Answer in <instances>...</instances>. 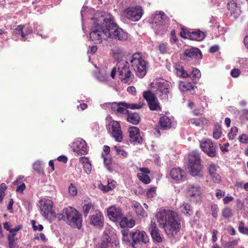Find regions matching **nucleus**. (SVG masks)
Instances as JSON below:
<instances>
[{"instance_id":"603ef678","label":"nucleus","mask_w":248,"mask_h":248,"mask_svg":"<svg viewBox=\"0 0 248 248\" xmlns=\"http://www.w3.org/2000/svg\"><path fill=\"white\" fill-rule=\"evenodd\" d=\"M158 230V229H157V228L156 227V224L155 222L153 220L151 221V224L149 227V230L150 233H151L153 232L156 231Z\"/></svg>"},{"instance_id":"dca6fc26","label":"nucleus","mask_w":248,"mask_h":248,"mask_svg":"<svg viewBox=\"0 0 248 248\" xmlns=\"http://www.w3.org/2000/svg\"><path fill=\"white\" fill-rule=\"evenodd\" d=\"M108 129L111 135L116 141L121 142L122 140V131L120 124L117 121H111L108 124Z\"/></svg>"},{"instance_id":"1a4fd4ad","label":"nucleus","mask_w":248,"mask_h":248,"mask_svg":"<svg viewBox=\"0 0 248 248\" xmlns=\"http://www.w3.org/2000/svg\"><path fill=\"white\" fill-rule=\"evenodd\" d=\"M117 67L121 80L124 83H128L133 77L128 63L125 61H120L117 63Z\"/></svg>"},{"instance_id":"a18cd8bd","label":"nucleus","mask_w":248,"mask_h":248,"mask_svg":"<svg viewBox=\"0 0 248 248\" xmlns=\"http://www.w3.org/2000/svg\"><path fill=\"white\" fill-rule=\"evenodd\" d=\"M222 215L224 218H229L232 216V212L229 207L224 208L222 211Z\"/></svg>"},{"instance_id":"ea45409f","label":"nucleus","mask_w":248,"mask_h":248,"mask_svg":"<svg viewBox=\"0 0 248 248\" xmlns=\"http://www.w3.org/2000/svg\"><path fill=\"white\" fill-rule=\"evenodd\" d=\"M94 209V204L91 202L84 204L82 207L83 212L85 216H86L89 214L90 211L93 210Z\"/></svg>"},{"instance_id":"680f3d73","label":"nucleus","mask_w":248,"mask_h":248,"mask_svg":"<svg viewBox=\"0 0 248 248\" xmlns=\"http://www.w3.org/2000/svg\"><path fill=\"white\" fill-rule=\"evenodd\" d=\"M229 146V143L228 142H227L225 144L224 146L221 145V144H219V147L220 148V150L222 152H227L228 151V147Z\"/></svg>"},{"instance_id":"6ab92c4d","label":"nucleus","mask_w":248,"mask_h":248,"mask_svg":"<svg viewBox=\"0 0 248 248\" xmlns=\"http://www.w3.org/2000/svg\"><path fill=\"white\" fill-rule=\"evenodd\" d=\"M104 218L102 213L98 210L89 217L90 223L93 226L102 228L104 226Z\"/></svg>"},{"instance_id":"f3484780","label":"nucleus","mask_w":248,"mask_h":248,"mask_svg":"<svg viewBox=\"0 0 248 248\" xmlns=\"http://www.w3.org/2000/svg\"><path fill=\"white\" fill-rule=\"evenodd\" d=\"M200 146L202 151L210 157H215L217 155L216 146L214 144L211 140L207 139L202 141Z\"/></svg>"},{"instance_id":"09e8293b","label":"nucleus","mask_w":248,"mask_h":248,"mask_svg":"<svg viewBox=\"0 0 248 248\" xmlns=\"http://www.w3.org/2000/svg\"><path fill=\"white\" fill-rule=\"evenodd\" d=\"M194 85L195 84L193 83H187L186 84H183L182 90L183 91L192 90L194 87Z\"/></svg>"},{"instance_id":"a878e982","label":"nucleus","mask_w":248,"mask_h":248,"mask_svg":"<svg viewBox=\"0 0 248 248\" xmlns=\"http://www.w3.org/2000/svg\"><path fill=\"white\" fill-rule=\"evenodd\" d=\"M140 172L137 174L139 180L145 184H148L151 182V179L148 176L150 171L146 168H140L139 169Z\"/></svg>"},{"instance_id":"a19ab883","label":"nucleus","mask_w":248,"mask_h":248,"mask_svg":"<svg viewBox=\"0 0 248 248\" xmlns=\"http://www.w3.org/2000/svg\"><path fill=\"white\" fill-rule=\"evenodd\" d=\"M114 149L116 151V154L121 158H125L127 155V153L124 150L116 146L114 147Z\"/></svg>"},{"instance_id":"7c9ffc66","label":"nucleus","mask_w":248,"mask_h":248,"mask_svg":"<svg viewBox=\"0 0 248 248\" xmlns=\"http://www.w3.org/2000/svg\"><path fill=\"white\" fill-rule=\"evenodd\" d=\"M79 161L82 165L85 172L90 174L92 170V165L89 159L87 157L82 156L79 158Z\"/></svg>"},{"instance_id":"774afa93","label":"nucleus","mask_w":248,"mask_h":248,"mask_svg":"<svg viewBox=\"0 0 248 248\" xmlns=\"http://www.w3.org/2000/svg\"><path fill=\"white\" fill-rule=\"evenodd\" d=\"M228 231L229 233L232 235H233L235 234V230L234 228L232 226L228 227Z\"/></svg>"},{"instance_id":"b1692460","label":"nucleus","mask_w":248,"mask_h":248,"mask_svg":"<svg viewBox=\"0 0 248 248\" xmlns=\"http://www.w3.org/2000/svg\"><path fill=\"white\" fill-rule=\"evenodd\" d=\"M130 141L134 144L141 143L142 138L140 134V129L137 127L132 126L129 128Z\"/></svg>"},{"instance_id":"f704fd0d","label":"nucleus","mask_w":248,"mask_h":248,"mask_svg":"<svg viewBox=\"0 0 248 248\" xmlns=\"http://www.w3.org/2000/svg\"><path fill=\"white\" fill-rule=\"evenodd\" d=\"M116 184V181L110 180L108 181L107 186L101 185L99 187L101 190L104 192H108L113 189L115 187Z\"/></svg>"},{"instance_id":"13d9d810","label":"nucleus","mask_w":248,"mask_h":248,"mask_svg":"<svg viewBox=\"0 0 248 248\" xmlns=\"http://www.w3.org/2000/svg\"><path fill=\"white\" fill-rule=\"evenodd\" d=\"M189 123L192 124H195L198 126L200 125V121L199 119L193 118L191 119L189 121Z\"/></svg>"},{"instance_id":"2eb2a0df","label":"nucleus","mask_w":248,"mask_h":248,"mask_svg":"<svg viewBox=\"0 0 248 248\" xmlns=\"http://www.w3.org/2000/svg\"><path fill=\"white\" fill-rule=\"evenodd\" d=\"M175 69L177 76L182 78H186L190 77L193 80H196L199 79L201 76L200 71L197 68H193L190 74L186 72L184 70L183 67L180 65L176 64Z\"/></svg>"},{"instance_id":"c756f323","label":"nucleus","mask_w":248,"mask_h":248,"mask_svg":"<svg viewBox=\"0 0 248 248\" xmlns=\"http://www.w3.org/2000/svg\"><path fill=\"white\" fill-rule=\"evenodd\" d=\"M188 193L191 197H200L202 194L200 186L194 185H189Z\"/></svg>"},{"instance_id":"f257e3e1","label":"nucleus","mask_w":248,"mask_h":248,"mask_svg":"<svg viewBox=\"0 0 248 248\" xmlns=\"http://www.w3.org/2000/svg\"><path fill=\"white\" fill-rule=\"evenodd\" d=\"M156 217L157 222L162 225L165 231L170 237H173L180 229V222L177 214L168 210L158 212Z\"/></svg>"},{"instance_id":"aec40b11","label":"nucleus","mask_w":248,"mask_h":248,"mask_svg":"<svg viewBox=\"0 0 248 248\" xmlns=\"http://www.w3.org/2000/svg\"><path fill=\"white\" fill-rule=\"evenodd\" d=\"M73 150L78 155H84L87 153L88 149L86 141L82 139H78L73 143Z\"/></svg>"},{"instance_id":"4be33fe9","label":"nucleus","mask_w":248,"mask_h":248,"mask_svg":"<svg viewBox=\"0 0 248 248\" xmlns=\"http://www.w3.org/2000/svg\"><path fill=\"white\" fill-rule=\"evenodd\" d=\"M32 31V29L30 27L20 25L17 26V27L14 29L13 34L17 35V36L20 35L21 40L25 41L27 39L28 35L31 33Z\"/></svg>"},{"instance_id":"39448f33","label":"nucleus","mask_w":248,"mask_h":248,"mask_svg":"<svg viewBox=\"0 0 248 248\" xmlns=\"http://www.w3.org/2000/svg\"><path fill=\"white\" fill-rule=\"evenodd\" d=\"M160 99L167 101L170 96L171 86L170 83L163 79H155L150 85Z\"/></svg>"},{"instance_id":"7ed1b4c3","label":"nucleus","mask_w":248,"mask_h":248,"mask_svg":"<svg viewBox=\"0 0 248 248\" xmlns=\"http://www.w3.org/2000/svg\"><path fill=\"white\" fill-rule=\"evenodd\" d=\"M57 218L63 220L73 228L80 229L82 227V216L75 209L69 207L63 209L57 214Z\"/></svg>"},{"instance_id":"79ce46f5","label":"nucleus","mask_w":248,"mask_h":248,"mask_svg":"<svg viewBox=\"0 0 248 248\" xmlns=\"http://www.w3.org/2000/svg\"><path fill=\"white\" fill-rule=\"evenodd\" d=\"M102 157L104 159V165L107 167L108 170H110L111 169V158L109 157L108 156H105V155L104 154H102Z\"/></svg>"},{"instance_id":"c03bdc74","label":"nucleus","mask_w":248,"mask_h":248,"mask_svg":"<svg viewBox=\"0 0 248 248\" xmlns=\"http://www.w3.org/2000/svg\"><path fill=\"white\" fill-rule=\"evenodd\" d=\"M151 233V236L153 239L158 243L161 242L162 241V237H161L159 232V230L153 232Z\"/></svg>"},{"instance_id":"49530a36","label":"nucleus","mask_w":248,"mask_h":248,"mask_svg":"<svg viewBox=\"0 0 248 248\" xmlns=\"http://www.w3.org/2000/svg\"><path fill=\"white\" fill-rule=\"evenodd\" d=\"M238 231L241 233L248 234V226L247 227H245L243 222L241 221L239 224Z\"/></svg>"},{"instance_id":"f8f14e48","label":"nucleus","mask_w":248,"mask_h":248,"mask_svg":"<svg viewBox=\"0 0 248 248\" xmlns=\"http://www.w3.org/2000/svg\"><path fill=\"white\" fill-rule=\"evenodd\" d=\"M143 96L147 101L151 110L159 111L161 110L160 103L158 99L152 91H147L144 92Z\"/></svg>"},{"instance_id":"c85d7f7f","label":"nucleus","mask_w":248,"mask_h":248,"mask_svg":"<svg viewBox=\"0 0 248 248\" xmlns=\"http://www.w3.org/2000/svg\"><path fill=\"white\" fill-rule=\"evenodd\" d=\"M131 206L137 215L143 217H147V213L143 209L142 206L139 202L134 201L132 203Z\"/></svg>"},{"instance_id":"58836bf2","label":"nucleus","mask_w":248,"mask_h":248,"mask_svg":"<svg viewBox=\"0 0 248 248\" xmlns=\"http://www.w3.org/2000/svg\"><path fill=\"white\" fill-rule=\"evenodd\" d=\"M158 49L159 52L162 54H165L168 53L170 50L168 44L164 42H161L159 44Z\"/></svg>"},{"instance_id":"de8ad7c7","label":"nucleus","mask_w":248,"mask_h":248,"mask_svg":"<svg viewBox=\"0 0 248 248\" xmlns=\"http://www.w3.org/2000/svg\"><path fill=\"white\" fill-rule=\"evenodd\" d=\"M69 193L72 196H76L77 194L78 190L76 186L73 184H71L68 188Z\"/></svg>"},{"instance_id":"6e6552de","label":"nucleus","mask_w":248,"mask_h":248,"mask_svg":"<svg viewBox=\"0 0 248 248\" xmlns=\"http://www.w3.org/2000/svg\"><path fill=\"white\" fill-rule=\"evenodd\" d=\"M111 109L116 114H126L128 113L127 108L132 109H140L143 106V103L139 102V103H126L124 102L116 103L113 102L108 104Z\"/></svg>"},{"instance_id":"37998d69","label":"nucleus","mask_w":248,"mask_h":248,"mask_svg":"<svg viewBox=\"0 0 248 248\" xmlns=\"http://www.w3.org/2000/svg\"><path fill=\"white\" fill-rule=\"evenodd\" d=\"M238 131V129L236 127L233 126L232 127L231 130L230 131L228 135V137L229 139L230 140H233L235 138V136H236Z\"/></svg>"},{"instance_id":"4c0bfd02","label":"nucleus","mask_w":248,"mask_h":248,"mask_svg":"<svg viewBox=\"0 0 248 248\" xmlns=\"http://www.w3.org/2000/svg\"><path fill=\"white\" fill-rule=\"evenodd\" d=\"M17 239L15 238V234H10L8 236L9 248H16Z\"/></svg>"},{"instance_id":"8fccbe9b","label":"nucleus","mask_w":248,"mask_h":248,"mask_svg":"<svg viewBox=\"0 0 248 248\" xmlns=\"http://www.w3.org/2000/svg\"><path fill=\"white\" fill-rule=\"evenodd\" d=\"M156 195V189L155 187H152L149 189L147 192V196L148 198H153Z\"/></svg>"},{"instance_id":"20e7f679","label":"nucleus","mask_w":248,"mask_h":248,"mask_svg":"<svg viewBox=\"0 0 248 248\" xmlns=\"http://www.w3.org/2000/svg\"><path fill=\"white\" fill-rule=\"evenodd\" d=\"M106 20V27L108 28V31L110 33V37L117 38L121 41H125L128 38V34L120 28L114 22V18L110 15H107L106 16H102L99 19V21Z\"/></svg>"},{"instance_id":"c9c22d12","label":"nucleus","mask_w":248,"mask_h":248,"mask_svg":"<svg viewBox=\"0 0 248 248\" xmlns=\"http://www.w3.org/2000/svg\"><path fill=\"white\" fill-rule=\"evenodd\" d=\"M180 211L186 215L189 216L193 214V211L189 203H184L180 207Z\"/></svg>"},{"instance_id":"72a5a7b5","label":"nucleus","mask_w":248,"mask_h":248,"mask_svg":"<svg viewBox=\"0 0 248 248\" xmlns=\"http://www.w3.org/2000/svg\"><path fill=\"white\" fill-rule=\"evenodd\" d=\"M127 121L133 124H137L139 123L140 117L137 113H129L127 118Z\"/></svg>"},{"instance_id":"423d86ee","label":"nucleus","mask_w":248,"mask_h":248,"mask_svg":"<svg viewBox=\"0 0 248 248\" xmlns=\"http://www.w3.org/2000/svg\"><path fill=\"white\" fill-rule=\"evenodd\" d=\"M188 169L191 175L199 176L201 177L203 176L202 174L201 173L203 169V166L201 164V156L198 152L193 151L189 154Z\"/></svg>"},{"instance_id":"cd10ccee","label":"nucleus","mask_w":248,"mask_h":248,"mask_svg":"<svg viewBox=\"0 0 248 248\" xmlns=\"http://www.w3.org/2000/svg\"><path fill=\"white\" fill-rule=\"evenodd\" d=\"M187 35V37H189L190 39L198 41L203 40L205 37V33L200 30L189 32Z\"/></svg>"},{"instance_id":"bb28decb","label":"nucleus","mask_w":248,"mask_h":248,"mask_svg":"<svg viewBox=\"0 0 248 248\" xmlns=\"http://www.w3.org/2000/svg\"><path fill=\"white\" fill-rule=\"evenodd\" d=\"M184 55L191 59H201L202 54L200 50L196 47H192L186 49L184 52Z\"/></svg>"},{"instance_id":"5701e85b","label":"nucleus","mask_w":248,"mask_h":248,"mask_svg":"<svg viewBox=\"0 0 248 248\" xmlns=\"http://www.w3.org/2000/svg\"><path fill=\"white\" fill-rule=\"evenodd\" d=\"M107 214L109 218L114 222L121 218L122 216L121 208L115 205L111 206L108 209Z\"/></svg>"},{"instance_id":"e433bc0d","label":"nucleus","mask_w":248,"mask_h":248,"mask_svg":"<svg viewBox=\"0 0 248 248\" xmlns=\"http://www.w3.org/2000/svg\"><path fill=\"white\" fill-rule=\"evenodd\" d=\"M222 134V130L221 126L218 124H216L213 132V136L215 139H219Z\"/></svg>"},{"instance_id":"69168bd1","label":"nucleus","mask_w":248,"mask_h":248,"mask_svg":"<svg viewBox=\"0 0 248 248\" xmlns=\"http://www.w3.org/2000/svg\"><path fill=\"white\" fill-rule=\"evenodd\" d=\"M26 188V186L24 183H22L19 186L17 187V192H22Z\"/></svg>"},{"instance_id":"473e14b6","label":"nucleus","mask_w":248,"mask_h":248,"mask_svg":"<svg viewBox=\"0 0 248 248\" xmlns=\"http://www.w3.org/2000/svg\"><path fill=\"white\" fill-rule=\"evenodd\" d=\"M135 221L133 219H128L127 217H123L120 222V225L122 228H131L134 226Z\"/></svg>"},{"instance_id":"2f4dec72","label":"nucleus","mask_w":248,"mask_h":248,"mask_svg":"<svg viewBox=\"0 0 248 248\" xmlns=\"http://www.w3.org/2000/svg\"><path fill=\"white\" fill-rule=\"evenodd\" d=\"M159 124L163 130H167L171 126V121L168 116L161 117L159 120Z\"/></svg>"},{"instance_id":"393cba45","label":"nucleus","mask_w":248,"mask_h":248,"mask_svg":"<svg viewBox=\"0 0 248 248\" xmlns=\"http://www.w3.org/2000/svg\"><path fill=\"white\" fill-rule=\"evenodd\" d=\"M172 179L178 182H182L186 179L185 172L180 168H173L170 171Z\"/></svg>"},{"instance_id":"f03ea898","label":"nucleus","mask_w":248,"mask_h":248,"mask_svg":"<svg viewBox=\"0 0 248 248\" xmlns=\"http://www.w3.org/2000/svg\"><path fill=\"white\" fill-rule=\"evenodd\" d=\"M107 14H103L96 15L92 19V26L91 29L90 37L94 43L98 44L102 42L103 39H107L110 37L108 28L106 27L107 21H99V19L102 16H106Z\"/></svg>"},{"instance_id":"6e6d98bb","label":"nucleus","mask_w":248,"mask_h":248,"mask_svg":"<svg viewBox=\"0 0 248 248\" xmlns=\"http://www.w3.org/2000/svg\"><path fill=\"white\" fill-rule=\"evenodd\" d=\"M212 215L214 217L217 218V207L216 205H214L212 207Z\"/></svg>"},{"instance_id":"9d476101","label":"nucleus","mask_w":248,"mask_h":248,"mask_svg":"<svg viewBox=\"0 0 248 248\" xmlns=\"http://www.w3.org/2000/svg\"><path fill=\"white\" fill-rule=\"evenodd\" d=\"M130 237L132 240L131 245L134 248H139L141 244H146L149 240L146 233L140 230L130 233Z\"/></svg>"},{"instance_id":"9b49d317","label":"nucleus","mask_w":248,"mask_h":248,"mask_svg":"<svg viewBox=\"0 0 248 248\" xmlns=\"http://www.w3.org/2000/svg\"><path fill=\"white\" fill-rule=\"evenodd\" d=\"M53 203L49 200L44 201V203L41 204L40 210L41 214L47 220L52 221L57 218V215L52 210Z\"/></svg>"},{"instance_id":"bf43d9fd","label":"nucleus","mask_w":248,"mask_h":248,"mask_svg":"<svg viewBox=\"0 0 248 248\" xmlns=\"http://www.w3.org/2000/svg\"><path fill=\"white\" fill-rule=\"evenodd\" d=\"M103 153L105 155V156H108L109 152H110V148L107 145H105L103 147Z\"/></svg>"},{"instance_id":"a211bd4d","label":"nucleus","mask_w":248,"mask_h":248,"mask_svg":"<svg viewBox=\"0 0 248 248\" xmlns=\"http://www.w3.org/2000/svg\"><path fill=\"white\" fill-rule=\"evenodd\" d=\"M125 16L129 20L133 21L139 20L143 14V10L140 6L131 7L125 10Z\"/></svg>"},{"instance_id":"5fc2aeb1","label":"nucleus","mask_w":248,"mask_h":248,"mask_svg":"<svg viewBox=\"0 0 248 248\" xmlns=\"http://www.w3.org/2000/svg\"><path fill=\"white\" fill-rule=\"evenodd\" d=\"M240 74V71L238 69L234 68L231 72V75L233 78H237Z\"/></svg>"},{"instance_id":"4468645a","label":"nucleus","mask_w":248,"mask_h":248,"mask_svg":"<svg viewBox=\"0 0 248 248\" xmlns=\"http://www.w3.org/2000/svg\"><path fill=\"white\" fill-rule=\"evenodd\" d=\"M207 170L211 180L216 184H219L221 180L220 175V167L213 162L207 166Z\"/></svg>"},{"instance_id":"412c9836","label":"nucleus","mask_w":248,"mask_h":248,"mask_svg":"<svg viewBox=\"0 0 248 248\" xmlns=\"http://www.w3.org/2000/svg\"><path fill=\"white\" fill-rule=\"evenodd\" d=\"M228 9L231 12V15L234 18H237L241 14L239 0H229L227 5Z\"/></svg>"},{"instance_id":"0eeeda50","label":"nucleus","mask_w":248,"mask_h":248,"mask_svg":"<svg viewBox=\"0 0 248 248\" xmlns=\"http://www.w3.org/2000/svg\"><path fill=\"white\" fill-rule=\"evenodd\" d=\"M130 62L136 75L140 78H142L146 74L148 62L139 53H135L132 55Z\"/></svg>"},{"instance_id":"e2e57ef3","label":"nucleus","mask_w":248,"mask_h":248,"mask_svg":"<svg viewBox=\"0 0 248 248\" xmlns=\"http://www.w3.org/2000/svg\"><path fill=\"white\" fill-rule=\"evenodd\" d=\"M233 200V198L232 196H226L223 199V202L225 204H227Z\"/></svg>"},{"instance_id":"052dcab7","label":"nucleus","mask_w":248,"mask_h":248,"mask_svg":"<svg viewBox=\"0 0 248 248\" xmlns=\"http://www.w3.org/2000/svg\"><path fill=\"white\" fill-rule=\"evenodd\" d=\"M218 233V232L217 230H213L212 231V242H215L217 240V235Z\"/></svg>"},{"instance_id":"4d7b16f0","label":"nucleus","mask_w":248,"mask_h":248,"mask_svg":"<svg viewBox=\"0 0 248 248\" xmlns=\"http://www.w3.org/2000/svg\"><path fill=\"white\" fill-rule=\"evenodd\" d=\"M225 194V192H224V191L222 192L219 189L217 190V192H216V197L218 199H220L222 197L224 196Z\"/></svg>"},{"instance_id":"864d4df0","label":"nucleus","mask_w":248,"mask_h":248,"mask_svg":"<svg viewBox=\"0 0 248 248\" xmlns=\"http://www.w3.org/2000/svg\"><path fill=\"white\" fill-rule=\"evenodd\" d=\"M31 224L32 225L33 229L34 231L38 230V231H42L43 230L44 227L42 225L39 224L38 225H35V221L34 220L31 221Z\"/></svg>"},{"instance_id":"ddd939ff","label":"nucleus","mask_w":248,"mask_h":248,"mask_svg":"<svg viewBox=\"0 0 248 248\" xmlns=\"http://www.w3.org/2000/svg\"><path fill=\"white\" fill-rule=\"evenodd\" d=\"M164 13L160 12L158 13H156L154 16V22L155 24L153 25V28L155 30V32L157 34H163L166 31V26L164 22Z\"/></svg>"},{"instance_id":"0e129e2a","label":"nucleus","mask_w":248,"mask_h":248,"mask_svg":"<svg viewBox=\"0 0 248 248\" xmlns=\"http://www.w3.org/2000/svg\"><path fill=\"white\" fill-rule=\"evenodd\" d=\"M219 49V47L217 45H216V46H211L210 49H209V52H211V53H215V52H216Z\"/></svg>"},{"instance_id":"338daca9","label":"nucleus","mask_w":248,"mask_h":248,"mask_svg":"<svg viewBox=\"0 0 248 248\" xmlns=\"http://www.w3.org/2000/svg\"><path fill=\"white\" fill-rule=\"evenodd\" d=\"M127 91L128 93H131L132 94H135L136 92V90L135 87L130 86L127 89Z\"/></svg>"},{"instance_id":"3c124183","label":"nucleus","mask_w":248,"mask_h":248,"mask_svg":"<svg viewBox=\"0 0 248 248\" xmlns=\"http://www.w3.org/2000/svg\"><path fill=\"white\" fill-rule=\"evenodd\" d=\"M239 140L240 142L244 144H248V135L242 134L239 137Z\"/></svg>"}]
</instances>
